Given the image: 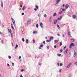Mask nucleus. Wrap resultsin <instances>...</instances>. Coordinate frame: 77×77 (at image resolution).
Masks as SVG:
<instances>
[{
	"instance_id": "nucleus-1",
	"label": "nucleus",
	"mask_w": 77,
	"mask_h": 77,
	"mask_svg": "<svg viewBox=\"0 0 77 77\" xmlns=\"http://www.w3.org/2000/svg\"><path fill=\"white\" fill-rule=\"evenodd\" d=\"M12 21L13 22V23L14 26H15V20L14 19L12 18Z\"/></svg>"
},
{
	"instance_id": "nucleus-2",
	"label": "nucleus",
	"mask_w": 77,
	"mask_h": 77,
	"mask_svg": "<svg viewBox=\"0 0 77 77\" xmlns=\"http://www.w3.org/2000/svg\"><path fill=\"white\" fill-rule=\"evenodd\" d=\"M71 65H72V63H70L69 64L66 66V68H69Z\"/></svg>"
},
{
	"instance_id": "nucleus-3",
	"label": "nucleus",
	"mask_w": 77,
	"mask_h": 77,
	"mask_svg": "<svg viewBox=\"0 0 77 77\" xmlns=\"http://www.w3.org/2000/svg\"><path fill=\"white\" fill-rule=\"evenodd\" d=\"M68 48H67L66 50L64 51V54H66V53H67V51H68Z\"/></svg>"
},
{
	"instance_id": "nucleus-4",
	"label": "nucleus",
	"mask_w": 77,
	"mask_h": 77,
	"mask_svg": "<svg viewBox=\"0 0 77 77\" xmlns=\"http://www.w3.org/2000/svg\"><path fill=\"white\" fill-rule=\"evenodd\" d=\"M74 45V44L73 43H72L71 44H70V46H69V47L70 48H72V46H73Z\"/></svg>"
},
{
	"instance_id": "nucleus-5",
	"label": "nucleus",
	"mask_w": 77,
	"mask_h": 77,
	"mask_svg": "<svg viewBox=\"0 0 77 77\" xmlns=\"http://www.w3.org/2000/svg\"><path fill=\"white\" fill-rule=\"evenodd\" d=\"M31 23V20H29L27 21V24H30Z\"/></svg>"
},
{
	"instance_id": "nucleus-6",
	"label": "nucleus",
	"mask_w": 77,
	"mask_h": 77,
	"mask_svg": "<svg viewBox=\"0 0 77 77\" xmlns=\"http://www.w3.org/2000/svg\"><path fill=\"white\" fill-rule=\"evenodd\" d=\"M40 26L41 28H43V24H42V23H40Z\"/></svg>"
},
{
	"instance_id": "nucleus-7",
	"label": "nucleus",
	"mask_w": 77,
	"mask_h": 77,
	"mask_svg": "<svg viewBox=\"0 0 77 77\" xmlns=\"http://www.w3.org/2000/svg\"><path fill=\"white\" fill-rule=\"evenodd\" d=\"M52 18V17H50V20H49V21L50 23H51L52 21V19H51Z\"/></svg>"
},
{
	"instance_id": "nucleus-8",
	"label": "nucleus",
	"mask_w": 77,
	"mask_h": 77,
	"mask_svg": "<svg viewBox=\"0 0 77 77\" xmlns=\"http://www.w3.org/2000/svg\"><path fill=\"white\" fill-rule=\"evenodd\" d=\"M62 16H60V17H59L58 18V20H62Z\"/></svg>"
},
{
	"instance_id": "nucleus-9",
	"label": "nucleus",
	"mask_w": 77,
	"mask_h": 77,
	"mask_svg": "<svg viewBox=\"0 0 77 77\" xmlns=\"http://www.w3.org/2000/svg\"><path fill=\"white\" fill-rule=\"evenodd\" d=\"M60 1V0H58L57 1V3L56 4H58V3H59Z\"/></svg>"
},
{
	"instance_id": "nucleus-10",
	"label": "nucleus",
	"mask_w": 77,
	"mask_h": 77,
	"mask_svg": "<svg viewBox=\"0 0 77 77\" xmlns=\"http://www.w3.org/2000/svg\"><path fill=\"white\" fill-rule=\"evenodd\" d=\"M1 6L2 8H3V2H1Z\"/></svg>"
},
{
	"instance_id": "nucleus-11",
	"label": "nucleus",
	"mask_w": 77,
	"mask_h": 77,
	"mask_svg": "<svg viewBox=\"0 0 77 77\" xmlns=\"http://www.w3.org/2000/svg\"><path fill=\"white\" fill-rule=\"evenodd\" d=\"M55 21L56 22H54V24H56V23H57V20H55Z\"/></svg>"
},
{
	"instance_id": "nucleus-12",
	"label": "nucleus",
	"mask_w": 77,
	"mask_h": 77,
	"mask_svg": "<svg viewBox=\"0 0 77 77\" xmlns=\"http://www.w3.org/2000/svg\"><path fill=\"white\" fill-rule=\"evenodd\" d=\"M72 17L74 19H75V18H76V16H75V15H74Z\"/></svg>"
},
{
	"instance_id": "nucleus-13",
	"label": "nucleus",
	"mask_w": 77,
	"mask_h": 77,
	"mask_svg": "<svg viewBox=\"0 0 77 77\" xmlns=\"http://www.w3.org/2000/svg\"><path fill=\"white\" fill-rule=\"evenodd\" d=\"M68 7H69V5H66L65 6V8H66V9H67V8H68Z\"/></svg>"
},
{
	"instance_id": "nucleus-14",
	"label": "nucleus",
	"mask_w": 77,
	"mask_h": 77,
	"mask_svg": "<svg viewBox=\"0 0 77 77\" xmlns=\"http://www.w3.org/2000/svg\"><path fill=\"white\" fill-rule=\"evenodd\" d=\"M33 34H36L37 33V32H36V31H34L33 32Z\"/></svg>"
},
{
	"instance_id": "nucleus-15",
	"label": "nucleus",
	"mask_w": 77,
	"mask_h": 77,
	"mask_svg": "<svg viewBox=\"0 0 77 77\" xmlns=\"http://www.w3.org/2000/svg\"><path fill=\"white\" fill-rule=\"evenodd\" d=\"M8 31L9 32V33H11V32H12V30H11V29H8Z\"/></svg>"
},
{
	"instance_id": "nucleus-16",
	"label": "nucleus",
	"mask_w": 77,
	"mask_h": 77,
	"mask_svg": "<svg viewBox=\"0 0 77 77\" xmlns=\"http://www.w3.org/2000/svg\"><path fill=\"white\" fill-rule=\"evenodd\" d=\"M77 56V53H76V52H75L74 54V57H75Z\"/></svg>"
},
{
	"instance_id": "nucleus-17",
	"label": "nucleus",
	"mask_w": 77,
	"mask_h": 77,
	"mask_svg": "<svg viewBox=\"0 0 77 77\" xmlns=\"http://www.w3.org/2000/svg\"><path fill=\"white\" fill-rule=\"evenodd\" d=\"M67 34L69 36H70V35H71V33H70V32L69 31L68 32Z\"/></svg>"
},
{
	"instance_id": "nucleus-18",
	"label": "nucleus",
	"mask_w": 77,
	"mask_h": 77,
	"mask_svg": "<svg viewBox=\"0 0 77 77\" xmlns=\"http://www.w3.org/2000/svg\"><path fill=\"white\" fill-rule=\"evenodd\" d=\"M57 26L59 29H60V26H59L58 25H57Z\"/></svg>"
},
{
	"instance_id": "nucleus-19",
	"label": "nucleus",
	"mask_w": 77,
	"mask_h": 77,
	"mask_svg": "<svg viewBox=\"0 0 77 77\" xmlns=\"http://www.w3.org/2000/svg\"><path fill=\"white\" fill-rule=\"evenodd\" d=\"M11 28L12 29H14V26H13V24H11Z\"/></svg>"
},
{
	"instance_id": "nucleus-20",
	"label": "nucleus",
	"mask_w": 77,
	"mask_h": 77,
	"mask_svg": "<svg viewBox=\"0 0 77 77\" xmlns=\"http://www.w3.org/2000/svg\"><path fill=\"white\" fill-rule=\"evenodd\" d=\"M28 42H29V40H28V39H27L26 41V44H28Z\"/></svg>"
},
{
	"instance_id": "nucleus-21",
	"label": "nucleus",
	"mask_w": 77,
	"mask_h": 77,
	"mask_svg": "<svg viewBox=\"0 0 77 77\" xmlns=\"http://www.w3.org/2000/svg\"><path fill=\"white\" fill-rule=\"evenodd\" d=\"M57 56H59V57H60V56H62V55L61 54H58Z\"/></svg>"
},
{
	"instance_id": "nucleus-22",
	"label": "nucleus",
	"mask_w": 77,
	"mask_h": 77,
	"mask_svg": "<svg viewBox=\"0 0 77 77\" xmlns=\"http://www.w3.org/2000/svg\"><path fill=\"white\" fill-rule=\"evenodd\" d=\"M56 15H57V14H56V13H54L53 16V17H55V16H56Z\"/></svg>"
},
{
	"instance_id": "nucleus-23",
	"label": "nucleus",
	"mask_w": 77,
	"mask_h": 77,
	"mask_svg": "<svg viewBox=\"0 0 77 77\" xmlns=\"http://www.w3.org/2000/svg\"><path fill=\"white\" fill-rule=\"evenodd\" d=\"M55 43H57V42H58V40H55Z\"/></svg>"
},
{
	"instance_id": "nucleus-24",
	"label": "nucleus",
	"mask_w": 77,
	"mask_h": 77,
	"mask_svg": "<svg viewBox=\"0 0 77 77\" xmlns=\"http://www.w3.org/2000/svg\"><path fill=\"white\" fill-rule=\"evenodd\" d=\"M18 45H16L15 47V49H16L18 47Z\"/></svg>"
},
{
	"instance_id": "nucleus-25",
	"label": "nucleus",
	"mask_w": 77,
	"mask_h": 77,
	"mask_svg": "<svg viewBox=\"0 0 77 77\" xmlns=\"http://www.w3.org/2000/svg\"><path fill=\"white\" fill-rule=\"evenodd\" d=\"M62 11H60V12H59L58 14H62Z\"/></svg>"
},
{
	"instance_id": "nucleus-26",
	"label": "nucleus",
	"mask_w": 77,
	"mask_h": 77,
	"mask_svg": "<svg viewBox=\"0 0 77 77\" xmlns=\"http://www.w3.org/2000/svg\"><path fill=\"white\" fill-rule=\"evenodd\" d=\"M24 8H25V6H23L22 9V11H24Z\"/></svg>"
},
{
	"instance_id": "nucleus-27",
	"label": "nucleus",
	"mask_w": 77,
	"mask_h": 77,
	"mask_svg": "<svg viewBox=\"0 0 77 77\" xmlns=\"http://www.w3.org/2000/svg\"><path fill=\"white\" fill-rule=\"evenodd\" d=\"M38 27H39V25H38V24H37L36 25V27L37 28H38Z\"/></svg>"
},
{
	"instance_id": "nucleus-28",
	"label": "nucleus",
	"mask_w": 77,
	"mask_h": 77,
	"mask_svg": "<svg viewBox=\"0 0 77 77\" xmlns=\"http://www.w3.org/2000/svg\"><path fill=\"white\" fill-rule=\"evenodd\" d=\"M71 40L72 42H74V41H75V40L74 39H72Z\"/></svg>"
},
{
	"instance_id": "nucleus-29",
	"label": "nucleus",
	"mask_w": 77,
	"mask_h": 77,
	"mask_svg": "<svg viewBox=\"0 0 77 77\" xmlns=\"http://www.w3.org/2000/svg\"><path fill=\"white\" fill-rule=\"evenodd\" d=\"M62 65H63V64H62V63H60V66H62Z\"/></svg>"
},
{
	"instance_id": "nucleus-30",
	"label": "nucleus",
	"mask_w": 77,
	"mask_h": 77,
	"mask_svg": "<svg viewBox=\"0 0 77 77\" xmlns=\"http://www.w3.org/2000/svg\"><path fill=\"white\" fill-rule=\"evenodd\" d=\"M10 34H11L12 38H13V35H12V33H11V32H10Z\"/></svg>"
},
{
	"instance_id": "nucleus-31",
	"label": "nucleus",
	"mask_w": 77,
	"mask_h": 77,
	"mask_svg": "<svg viewBox=\"0 0 77 77\" xmlns=\"http://www.w3.org/2000/svg\"><path fill=\"white\" fill-rule=\"evenodd\" d=\"M35 7L37 9H38V6L36 5Z\"/></svg>"
},
{
	"instance_id": "nucleus-32",
	"label": "nucleus",
	"mask_w": 77,
	"mask_h": 77,
	"mask_svg": "<svg viewBox=\"0 0 77 77\" xmlns=\"http://www.w3.org/2000/svg\"><path fill=\"white\" fill-rule=\"evenodd\" d=\"M22 41L23 42H24L25 41V40L24 39V38H22Z\"/></svg>"
},
{
	"instance_id": "nucleus-33",
	"label": "nucleus",
	"mask_w": 77,
	"mask_h": 77,
	"mask_svg": "<svg viewBox=\"0 0 77 77\" xmlns=\"http://www.w3.org/2000/svg\"><path fill=\"white\" fill-rule=\"evenodd\" d=\"M40 47H44V45H40Z\"/></svg>"
},
{
	"instance_id": "nucleus-34",
	"label": "nucleus",
	"mask_w": 77,
	"mask_h": 77,
	"mask_svg": "<svg viewBox=\"0 0 77 77\" xmlns=\"http://www.w3.org/2000/svg\"><path fill=\"white\" fill-rule=\"evenodd\" d=\"M33 43H35V40L34 39L33 40Z\"/></svg>"
},
{
	"instance_id": "nucleus-35",
	"label": "nucleus",
	"mask_w": 77,
	"mask_h": 77,
	"mask_svg": "<svg viewBox=\"0 0 77 77\" xmlns=\"http://www.w3.org/2000/svg\"><path fill=\"white\" fill-rule=\"evenodd\" d=\"M72 75L71 73H70V74H69V77H72Z\"/></svg>"
},
{
	"instance_id": "nucleus-36",
	"label": "nucleus",
	"mask_w": 77,
	"mask_h": 77,
	"mask_svg": "<svg viewBox=\"0 0 77 77\" xmlns=\"http://www.w3.org/2000/svg\"><path fill=\"white\" fill-rule=\"evenodd\" d=\"M53 38V37H50V39H51H51Z\"/></svg>"
},
{
	"instance_id": "nucleus-37",
	"label": "nucleus",
	"mask_w": 77,
	"mask_h": 77,
	"mask_svg": "<svg viewBox=\"0 0 77 77\" xmlns=\"http://www.w3.org/2000/svg\"><path fill=\"white\" fill-rule=\"evenodd\" d=\"M62 37H63V38H65V35H64V34L62 35Z\"/></svg>"
},
{
	"instance_id": "nucleus-38",
	"label": "nucleus",
	"mask_w": 77,
	"mask_h": 77,
	"mask_svg": "<svg viewBox=\"0 0 77 77\" xmlns=\"http://www.w3.org/2000/svg\"><path fill=\"white\" fill-rule=\"evenodd\" d=\"M60 46L62 45V42H60Z\"/></svg>"
},
{
	"instance_id": "nucleus-39",
	"label": "nucleus",
	"mask_w": 77,
	"mask_h": 77,
	"mask_svg": "<svg viewBox=\"0 0 77 77\" xmlns=\"http://www.w3.org/2000/svg\"><path fill=\"white\" fill-rule=\"evenodd\" d=\"M24 71V69H22L21 70V72H23Z\"/></svg>"
},
{
	"instance_id": "nucleus-40",
	"label": "nucleus",
	"mask_w": 77,
	"mask_h": 77,
	"mask_svg": "<svg viewBox=\"0 0 77 77\" xmlns=\"http://www.w3.org/2000/svg\"><path fill=\"white\" fill-rule=\"evenodd\" d=\"M74 64L75 65H77V62H75Z\"/></svg>"
},
{
	"instance_id": "nucleus-41",
	"label": "nucleus",
	"mask_w": 77,
	"mask_h": 77,
	"mask_svg": "<svg viewBox=\"0 0 77 77\" xmlns=\"http://www.w3.org/2000/svg\"><path fill=\"white\" fill-rule=\"evenodd\" d=\"M60 52H61V53H62V49H61L60 50Z\"/></svg>"
},
{
	"instance_id": "nucleus-42",
	"label": "nucleus",
	"mask_w": 77,
	"mask_h": 77,
	"mask_svg": "<svg viewBox=\"0 0 77 77\" xmlns=\"http://www.w3.org/2000/svg\"><path fill=\"white\" fill-rule=\"evenodd\" d=\"M56 47H57L56 45H55L54 46V48H56Z\"/></svg>"
},
{
	"instance_id": "nucleus-43",
	"label": "nucleus",
	"mask_w": 77,
	"mask_h": 77,
	"mask_svg": "<svg viewBox=\"0 0 77 77\" xmlns=\"http://www.w3.org/2000/svg\"><path fill=\"white\" fill-rule=\"evenodd\" d=\"M38 65H40V66H41V62H39V63Z\"/></svg>"
},
{
	"instance_id": "nucleus-44",
	"label": "nucleus",
	"mask_w": 77,
	"mask_h": 77,
	"mask_svg": "<svg viewBox=\"0 0 77 77\" xmlns=\"http://www.w3.org/2000/svg\"><path fill=\"white\" fill-rule=\"evenodd\" d=\"M24 13H22V15H24Z\"/></svg>"
},
{
	"instance_id": "nucleus-45",
	"label": "nucleus",
	"mask_w": 77,
	"mask_h": 77,
	"mask_svg": "<svg viewBox=\"0 0 77 77\" xmlns=\"http://www.w3.org/2000/svg\"><path fill=\"white\" fill-rule=\"evenodd\" d=\"M43 44H45V41H44L43 42Z\"/></svg>"
},
{
	"instance_id": "nucleus-46",
	"label": "nucleus",
	"mask_w": 77,
	"mask_h": 77,
	"mask_svg": "<svg viewBox=\"0 0 77 77\" xmlns=\"http://www.w3.org/2000/svg\"><path fill=\"white\" fill-rule=\"evenodd\" d=\"M66 46H65L64 48H63V49H64H64H65V48H66Z\"/></svg>"
},
{
	"instance_id": "nucleus-47",
	"label": "nucleus",
	"mask_w": 77,
	"mask_h": 77,
	"mask_svg": "<svg viewBox=\"0 0 77 77\" xmlns=\"http://www.w3.org/2000/svg\"><path fill=\"white\" fill-rule=\"evenodd\" d=\"M62 11H65V9H64V8H63L62 9Z\"/></svg>"
},
{
	"instance_id": "nucleus-48",
	"label": "nucleus",
	"mask_w": 77,
	"mask_h": 77,
	"mask_svg": "<svg viewBox=\"0 0 77 77\" xmlns=\"http://www.w3.org/2000/svg\"><path fill=\"white\" fill-rule=\"evenodd\" d=\"M7 66H10L9 64H8V63H7Z\"/></svg>"
},
{
	"instance_id": "nucleus-49",
	"label": "nucleus",
	"mask_w": 77,
	"mask_h": 77,
	"mask_svg": "<svg viewBox=\"0 0 77 77\" xmlns=\"http://www.w3.org/2000/svg\"><path fill=\"white\" fill-rule=\"evenodd\" d=\"M14 63H12V66H14Z\"/></svg>"
},
{
	"instance_id": "nucleus-50",
	"label": "nucleus",
	"mask_w": 77,
	"mask_h": 77,
	"mask_svg": "<svg viewBox=\"0 0 77 77\" xmlns=\"http://www.w3.org/2000/svg\"><path fill=\"white\" fill-rule=\"evenodd\" d=\"M20 6L21 8H22V6H23V5H20Z\"/></svg>"
},
{
	"instance_id": "nucleus-51",
	"label": "nucleus",
	"mask_w": 77,
	"mask_h": 77,
	"mask_svg": "<svg viewBox=\"0 0 77 77\" xmlns=\"http://www.w3.org/2000/svg\"><path fill=\"white\" fill-rule=\"evenodd\" d=\"M57 35L58 36H60V34H57Z\"/></svg>"
},
{
	"instance_id": "nucleus-52",
	"label": "nucleus",
	"mask_w": 77,
	"mask_h": 77,
	"mask_svg": "<svg viewBox=\"0 0 77 77\" xmlns=\"http://www.w3.org/2000/svg\"><path fill=\"white\" fill-rule=\"evenodd\" d=\"M46 41H47V42H49V41L48 40H47Z\"/></svg>"
},
{
	"instance_id": "nucleus-53",
	"label": "nucleus",
	"mask_w": 77,
	"mask_h": 77,
	"mask_svg": "<svg viewBox=\"0 0 77 77\" xmlns=\"http://www.w3.org/2000/svg\"><path fill=\"white\" fill-rule=\"evenodd\" d=\"M44 17H47V15H46V14H45V15Z\"/></svg>"
},
{
	"instance_id": "nucleus-54",
	"label": "nucleus",
	"mask_w": 77,
	"mask_h": 77,
	"mask_svg": "<svg viewBox=\"0 0 77 77\" xmlns=\"http://www.w3.org/2000/svg\"><path fill=\"white\" fill-rule=\"evenodd\" d=\"M9 59H11V56H9Z\"/></svg>"
},
{
	"instance_id": "nucleus-55",
	"label": "nucleus",
	"mask_w": 77,
	"mask_h": 77,
	"mask_svg": "<svg viewBox=\"0 0 77 77\" xmlns=\"http://www.w3.org/2000/svg\"><path fill=\"white\" fill-rule=\"evenodd\" d=\"M47 49H49V46H48L47 47Z\"/></svg>"
},
{
	"instance_id": "nucleus-56",
	"label": "nucleus",
	"mask_w": 77,
	"mask_h": 77,
	"mask_svg": "<svg viewBox=\"0 0 77 77\" xmlns=\"http://www.w3.org/2000/svg\"><path fill=\"white\" fill-rule=\"evenodd\" d=\"M62 70L61 69H60L59 70V71L61 73V72L60 71H61Z\"/></svg>"
},
{
	"instance_id": "nucleus-57",
	"label": "nucleus",
	"mask_w": 77,
	"mask_h": 77,
	"mask_svg": "<svg viewBox=\"0 0 77 77\" xmlns=\"http://www.w3.org/2000/svg\"><path fill=\"white\" fill-rule=\"evenodd\" d=\"M48 41H49V42H51V39L48 40Z\"/></svg>"
},
{
	"instance_id": "nucleus-58",
	"label": "nucleus",
	"mask_w": 77,
	"mask_h": 77,
	"mask_svg": "<svg viewBox=\"0 0 77 77\" xmlns=\"http://www.w3.org/2000/svg\"><path fill=\"white\" fill-rule=\"evenodd\" d=\"M38 49H41V47H39L38 48Z\"/></svg>"
},
{
	"instance_id": "nucleus-59",
	"label": "nucleus",
	"mask_w": 77,
	"mask_h": 77,
	"mask_svg": "<svg viewBox=\"0 0 77 77\" xmlns=\"http://www.w3.org/2000/svg\"><path fill=\"white\" fill-rule=\"evenodd\" d=\"M57 65L58 66H59V63H57Z\"/></svg>"
},
{
	"instance_id": "nucleus-60",
	"label": "nucleus",
	"mask_w": 77,
	"mask_h": 77,
	"mask_svg": "<svg viewBox=\"0 0 77 77\" xmlns=\"http://www.w3.org/2000/svg\"><path fill=\"white\" fill-rule=\"evenodd\" d=\"M34 10H35V11H37V9H36V8H35Z\"/></svg>"
},
{
	"instance_id": "nucleus-61",
	"label": "nucleus",
	"mask_w": 77,
	"mask_h": 77,
	"mask_svg": "<svg viewBox=\"0 0 77 77\" xmlns=\"http://www.w3.org/2000/svg\"><path fill=\"white\" fill-rule=\"evenodd\" d=\"M21 57L20 56L19 57V59H21Z\"/></svg>"
},
{
	"instance_id": "nucleus-62",
	"label": "nucleus",
	"mask_w": 77,
	"mask_h": 77,
	"mask_svg": "<svg viewBox=\"0 0 77 77\" xmlns=\"http://www.w3.org/2000/svg\"><path fill=\"white\" fill-rule=\"evenodd\" d=\"M2 44H3V40H2Z\"/></svg>"
},
{
	"instance_id": "nucleus-63",
	"label": "nucleus",
	"mask_w": 77,
	"mask_h": 77,
	"mask_svg": "<svg viewBox=\"0 0 77 77\" xmlns=\"http://www.w3.org/2000/svg\"><path fill=\"white\" fill-rule=\"evenodd\" d=\"M63 7H64V6H65V4H63Z\"/></svg>"
},
{
	"instance_id": "nucleus-64",
	"label": "nucleus",
	"mask_w": 77,
	"mask_h": 77,
	"mask_svg": "<svg viewBox=\"0 0 77 77\" xmlns=\"http://www.w3.org/2000/svg\"><path fill=\"white\" fill-rule=\"evenodd\" d=\"M20 77H23V75H21V76H20Z\"/></svg>"
}]
</instances>
